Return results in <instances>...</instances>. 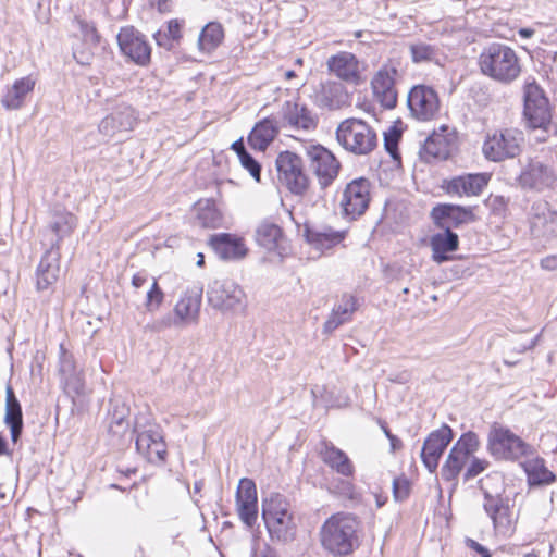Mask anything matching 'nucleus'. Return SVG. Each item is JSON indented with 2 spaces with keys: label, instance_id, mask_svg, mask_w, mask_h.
<instances>
[{
  "label": "nucleus",
  "instance_id": "29",
  "mask_svg": "<svg viewBox=\"0 0 557 557\" xmlns=\"http://www.w3.org/2000/svg\"><path fill=\"white\" fill-rule=\"evenodd\" d=\"M35 86L36 78L33 75L15 79L12 85L5 87L1 104L9 111L20 110L24 107L26 98L34 91Z\"/></svg>",
  "mask_w": 557,
  "mask_h": 557
},
{
  "label": "nucleus",
  "instance_id": "58",
  "mask_svg": "<svg viewBox=\"0 0 557 557\" xmlns=\"http://www.w3.org/2000/svg\"><path fill=\"white\" fill-rule=\"evenodd\" d=\"M467 546L476 554V557H491L490 550L472 539L466 540Z\"/></svg>",
  "mask_w": 557,
  "mask_h": 557
},
{
  "label": "nucleus",
  "instance_id": "30",
  "mask_svg": "<svg viewBox=\"0 0 557 557\" xmlns=\"http://www.w3.org/2000/svg\"><path fill=\"white\" fill-rule=\"evenodd\" d=\"M304 235L312 248L324 252L341 244L346 236V232L334 230L329 225H319L314 227L306 226Z\"/></svg>",
  "mask_w": 557,
  "mask_h": 557
},
{
  "label": "nucleus",
  "instance_id": "2",
  "mask_svg": "<svg viewBox=\"0 0 557 557\" xmlns=\"http://www.w3.org/2000/svg\"><path fill=\"white\" fill-rule=\"evenodd\" d=\"M357 529L358 521L351 515H333L321 528V544L334 555H348L357 545Z\"/></svg>",
  "mask_w": 557,
  "mask_h": 557
},
{
  "label": "nucleus",
  "instance_id": "44",
  "mask_svg": "<svg viewBox=\"0 0 557 557\" xmlns=\"http://www.w3.org/2000/svg\"><path fill=\"white\" fill-rule=\"evenodd\" d=\"M224 32L219 23H208L198 38V47L202 52L213 51L223 40Z\"/></svg>",
  "mask_w": 557,
  "mask_h": 557
},
{
  "label": "nucleus",
  "instance_id": "3",
  "mask_svg": "<svg viewBox=\"0 0 557 557\" xmlns=\"http://www.w3.org/2000/svg\"><path fill=\"white\" fill-rule=\"evenodd\" d=\"M335 134L337 143L355 156H367L377 145L376 132L361 119H345L337 125Z\"/></svg>",
  "mask_w": 557,
  "mask_h": 557
},
{
  "label": "nucleus",
  "instance_id": "50",
  "mask_svg": "<svg viewBox=\"0 0 557 557\" xmlns=\"http://www.w3.org/2000/svg\"><path fill=\"white\" fill-rule=\"evenodd\" d=\"M64 391L67 395L78 396L84 391V379L81 371L61 379Z\"/></svg>",
  "mask_w": 557,
  "mask_h": 557
},
{
  "label": "nucleus",
  "instance_id": "23",
  "mask_svg": "<svg viewBox=\"0 0 557 557\" xmlns=\"http://www.w3.org/2000/svg\"><path fill=\"white\" fill-rule=\"evenodd\" d=\"M236 510L239 519L251 528L258 518L257 488L252 480L244 478L236 491Z\"/></svg>",
  "mask_w": 557,
  "mask_h": 557
},
{
  "label": "nucleus",
  "instance_id": "40",
  "mask_svg": "<svg viewBox=\"0 0 557 557\" xmlns=\"http://www.w3.org/2000/svg\"><path fill=\"white\" fill-rule=\"evenodd\" d=\"M194 211L195 220L200 226L218 228L222 225V213L213 200L201 199L197 201L194 206Z\"/></svg>",
  "mask_w": 557,
  "mask_h": 557
},
{
  "label": "nucleus",
  "instance_id": "15",
  "mask_svg": "<svg viewBox=\"0 0 557 557\" xmlns=\"http://www.w3.org/2000/svg\"><path fill=\"white\" fill-rule=\"evenodd\" d=\"M76 226L77 218L72 212L63 208H54L50 212L42 237L48 242L49 248L59 250L61 242L71 236Z\"/></svg>",
  "mask_w": 557,
  "mask_h": 557
},
{
  "label": "nucleus",
  "instance_id": "46",
  "mask_svg": "<svg viewBox=\"0 0 557 557\" xmlns=\"http://www.w3.org/2000/svg\"><path fill=\"white\" fill-rule=\"evenodd\" d=\"M383 135L385 150L395 161H399L400 154L398 151V144L401 138V129L397 124H393L384 132Z\"/></svg>",
  "mask_w": 557,
  "mask_h": 557
},
{
  "label": "nucleus",
  "instance_id": "32",
  "mask_svg": "<svg viewBox=\"0 0 557 557\" xmlns=\"http://www.w3.org/2000/svg\"><path fill=\"white\" fill-rule=\"evenodd\" d=\"M135 121L134 110L129 106L120 104L100 122L99 129L104 135L112 136L117 132L131 131Z\"/></svg>",
  "mask_w": 557,
  "mask_h": 557
},
{
  "label": "nucleus",
  "instance_id": "49",
  "mask_svg": "<svg viewBox=\"0 0 557 557\" xmlns=\"http://www.w3.org/2000/svg\"><path fill=\"white\" fill-rule=\"evenodd\" d=\"M410 52L416 63L432 61L436 55L434 47L424 42L411 45Z\"/></svg>",
  "mask_w": 557,
  "mask_h": 557
},
{
  "label": "nucleus",
  "instance_id": "28",
  "mask_svg": "<svg viewBox=\"0 0 557 557\" xmlns=\"http://www.w3.org/2000/svg\"><path fill=\"white\" fill-rule=\"evenodd\" d=\"M257 244L269 252L283 256L287 250V239L282 228L270 221H262L256 228Z\"/></svg>",
  "mask_w": 557,
  "mask_h": 557
},
{
  "label": "nucleus",
  "instance_id": "62",
  "mask_svg": "<svg viewBox=\"0 0 557 557\" xmlns=\"http://www.w3.org/2000/svg\"><path fill=\"white\" fill-rule=\"evenodd\" d=\"M541 267L545 270H557V255L547 256L541 260Z\"/></svg>",
  "mask_w": 557,
  "mask_h": 557
},
{
  "label": "nucleus",
  "instance_id": "11",
  "mask_svg": "<svg viewBox=\"0 0 557 557\" xmlns=\"http://www.w3.org/2000/svg\"><path fill=\"white\" fill-rule=\"evenodd\" d=\"M557 174L554 168L539 159H530L522 165L517 184L524 190L542 193L554 187Z\"/></svg>",
  "mask_w": 557,
  "mask_h": 557
},
{
  "label": "nucleus",
  "instance_id": "34",
  "mask_svg": "<svg viewBox=\"0 0 557 557\" xmlns=\"http://www.w3.org/2000/svg\"><path fill=\"white\" fill-rule=\"evenodd\" d=\"M210 244L216 255L224 260L244 258L248 251L244 239L232 234L221 233L213 235Z\"/></svg>",
  "mask_w": 557,
  "mask_h": 557
},
{
  "label": "nucleus",
  "instance_id": "57",
  "mask_svg": "<svg viewBox=\"0 0 557 557\" xmlns=\"http://www.w3.org/2000/svg\"><path fill=\"white\" fill-rule=\"evenodd\" d=\"M128 428V422L124 419V416H115L113 414L111 422L109 424V431L113 434H122Z\"/></svg>",
  "mask_w": 557,
  "mask_h": 557
},
{
  "label": "nucleus",
  "instance_id": "36",
  "mask_svg": "<svg viewBox=\"0 0 557 557\" xmlns=\"http://www.w3.org/2000/svg\"><path fill=\"white\" fill-rule=\"evenodd\" d=\"M320 456L324 463L344 476H351L355 467L348 456L335 447L332 443L323 442L320 449Z\"/></svg>",
  "mask_w": 557,
  "mask_h": 557
},
{
  "label": "nucleus",
  "instance_id": "54",
  "mask_svg": "<svg viewBox=\"0 0 557 557\" xmlns=\"http://www.w3.org/2000/svg\"><path fill=\"white\" fill-rule=\"evenodd\" d=\"M76 24L81 30L84 41L96 46L99 41V35L94 24L84 20H76Z\"/></svg>",
  "mask_w": 557,
  "mask_h": 557
},
{
  "label": "nucleus",
  "instance_id": "27",
  "mask_svg": "<svg viewBox=\"0 0 557 557\" xmlns=\"http://www.w3.org/2000/svg\"><path fill=\"white\" fill-rule=\"evenodd\" d=\"M397 70L389 65L382 66L371 81L373 94L386 109L395 108L397 103V91L395 88V77Z\"/></svg>",
  "mask_w": 557,
  "mask_h": 557
},
{
  "label": "nucleus",
  "instance_id": "48",
  "mask_svg": "<svg viewBox=\"0 0 557 557\" xmlns=\"http://www.w3.org/2000/svg\"><path fill=\"white\" fill-rule=\"evenodd\" d=\"M480 445L479 437L473 432H468L463 434L457 443L453 446L455 449H458L469 458L478 450Z\"/></svg>",
  "mask_w": 557,
  "mask_h": 557
},
{
  "label": "nucleus",
  "instance_id": "26",
  "mask_svg": "<svg viewBox=\"0 0 557 557\" xmlns=\"http://www.w3.org/2000/svg\"><path fill=\"white\" fill-rule=\"evenodd\" d=\"M451 440L453 431L446 424L433 431L426 437L422 447L421 458L429 471L433 472L436 470L438 460Z\"/></svg>",
  "mask_w": 557,
  "mask_h": 557
},
{
  "label": "nucleus",
  "instance_id": "63",
  "mask_svg": "<svg viewBox=\"0 0 557 557\" xmlns=\"http://www.w3.org/2000/svg\"><path fill=\"white\" fill-rule=\"evenodd\" d=\"M387 438L389 440L392 453H395L401 448L403 443L397 436H395L394 434H387Z\"/></svg>",
  "mask_w": 557,
  "mask_h": 557
},
{
  "label": "nucleus",
  "instance_id": "64",
  "mask_svg": "<svg viewBox=\"0 0 557 557\" xmlns=\"http://www.w3.org/2000/svg\"><path fill=\"white\" fill-rule=\"evenodd\" d=\"M146 281H147V277L145 275H143L141 273H137L132 278V285L135 288H139L146 283Z\"/></svg>",
  "mask_w": 557,
  "mask_h": 557
},
{
  "label": "nucleus",
  "instance_id": "16",
  "mask_svg": "<svg viewBox=\"0 0 557 557\" xmlns=\"http://www.w3.org/2000/svg\"><path fill=\"white\" fill-rule=\"evenodd\" d=\"M483 508L497 534L508 536L513 532L516 518L509 505L499 495H492L484 491Z\"/></svg>",
  "mask_w": 557,
  "mask_h": 557
},
{
  "label": "nucleus",
  "instance_id": "39",
  "mask_svg": "<svg viewBox=\"0 0 557 557\" xmlns=\"http://www.w3.org/2000/svg\"><path fill=\"white\" fill-rule=\"evenodd\" d=\"M278 133L277 123L271 117L258 122L248 136V143L253 149L264 151Z\"/></svg>",
  "mask_w": 557,
  "mask_h": 557
},
{
  "label": "nucleus",
  "instance_id": "53",
  "mask_svg": "<svg viewBox=\"0 0 557 557\" xmlns=\"http://www.w3.org/2000/svg\"><path fill=\"white\" fill-rule=\"evenodd\" d=\"M410 493V483L405 475H400L393 481V496L396 502L405 500Z\"/></svg>",
  "mask_w": 557,
  "mask_h": 557
},
{
  "label": "nucleus",
  "instance_id": "5",
  "mask_svg": "<svg viewBox=\"0 0 557 557\" xmlns=\"http://www.w3.org/2000/svg\"><path fill=\"white\" fill-rule=\"evenodd\" d=\"M523 115L528 126L534 132H540L535 138L539 141H545L552 126V113L548 99L535 83L525 86Z\"/></svg>",
  "mask_w": 557,
  "mask_h": 557
},
{
  "label": "nucleus",
  "instance_id": "1",
  "mask_svg": "<svg viewBox=\"0 0 557 557\" xmlns=\"http://www.w3.org/2000/svg\"><path fill=\"white\" fill-rule=\"evenodd\" d=\"M478 64L483 75L502 84H510L521 73V62L515 49L493 42L480 53Z\"/></svg>",
  "mask_w": 557,
  "mask_h": 557
},
{
  "label": "nucleus",
  "instance_id": "14",
  "mask_svg": "<svg viewBox=\"0 0 557 557\" xmlns=\"http://www.w3.org/2000/svg\"><path fill=\"white\" fill-rule=\"evenodd\" d=\"M411 115L419 121H430L440 111V100L435 90L425 85L412 87L407 98Z\"/></svg>",
  "mask_w": 557,
  "mask_h": 557
},
{
  "label": "nucleus",
  "instance_id": "41",
  "mask_svg": "<svg viewBox=\"0 0 557 557\" xmlns=\"http://www.w3.org/2000/svg\"><path fill=\"white\" fill-rule=\"evenodd\" d=\"M432 215L435 220H446L455 226L473 222L475 220L471 208L454 205H438L433 208Z\"/></svg>",
  "mask_w": 557,
  "mask_h": 557
},
{
  "label": "nucleus",
  "instance_id": "60",
  "mask_svg": "<svg viewBox=\"0 0 557 557\" xmlns=\"http://www.w3.org/2000/svg\"><path fill=\"white\" fill-rule=\"evenodd\" d=\"M154 39L157 44L161 47H165L166 49H170L172 47V39L169 37V35L165 32L159 30L154 34Z\"/></svg>",
  "mask_w": 557,
  "mask_h": 557
},
{
  "label": "nucleus",
  "instance_id": "43",
  "mask_svg": "<svg viewBox=\"0 0 557 557\" xmlns=\"http://www.w3.org/2000/svg\"><path fill=\"white\" fill-rule=\"evenodd\" d=\"M530 485H546L555 481V474L545 466L544 459L533 457L522 463Z\"/></svg>",
  "mask_w": 557,
  "mask_h": 557
},
{
  "label": "nucleus",
  "instance_id": "7",
  "mask_svg": "<svg viewBox=\"0 0 557 557\" xmlns=\"http://www.w3.org/2000/svg\"><path fill=\"white\" fill-rule=\"evenodd\" d=\"M487 449L496 459L517 460L532 456L533 448L509 429L493 425L487 436Z\"/></svg>",
  "mask_w": 557,
  "mask_h": 557
},
{
  "label": "nucleus",
  "instance_id": "42",
  "mask_svg": "<svg viewBox=\"0 0 557 557\" xmlns=\"http://www.w3.org/2000/svg\"><path fill=\"white\" fill-rule=\"evenodd\" d=\"M5 424L10 428L11 438L16 443L23 428L22 408L12 388L7 389Z\"/></svg>",
  "mask_w": 557,
  "mask_h": 557
},
{
  "label": "nucleus",
  "instance_id": "19",
  "mask_svg": "<svg viewBox=\"0 0 557 557\" xmlns=\"http://www.w3.org/2000/svg\"><path fill=\"white\" fill-rule=\"evenodd\" d=\"M313 102L322 110L336 111L350 106L351 95L343 83L325 81L315 89Z\"/></svg>",
  "mask_w": 557,
  "mask_h": 557
},
{
  "label": "nucleus",
  "instance_id": "59",
  "mask_svg": "<svg viewBox=\"0 0 557 557\" xmlns=\"http://www.w3.org/2000/svg\"><path fill=\"white\" fill-rule=\"evenodd\" d=\"M182 22L178 20H171L168 23V30L165 32L172 40L181 38Z\"/></svg>",
  "mask_w": 557,
  "mask_h": 557
},
{
  "label": "nucleus",
  "instance_id": "18",
  "mask_svg": "<svg viewBox=\"0 0 557 557\" xmlns=\"http://www.w3.org/2000/svg\"><path fill=\"white\" fill-rule=\"evenodd\" d=\"M483 508L497 534L508 536L513 532L516 518L509 505L499 495H492L484 491Z\"/></svg>",
  "mask_w": 557,
  "mask_h": 557
},
{
  "label": "nucleus",
  "instance_id": "4",
  "mask_svg": "<svg viewBox=\"0 0 557 557\" xmlns=\"http://www.w3.org/2000/svg\"><path fill=\"white\" fill-rule=\"evenodd\" d=\"M262 517L273 539L284 542L293 539L296 524L289 504L282 495L274 494L263 500Z\"/></svg>",
  "mask_w": 557,
  "mask_h": 557
},
{
  "label": "nucleus",
  "instance_id": "9",
  "mask_svg": "<svg viewBox=\"0 0 557 557\" xmlns=\"http://www.w3.org/2000/svg\"><path fill=\"white\" fill-rule=\"evenodd\" d=\"M201 296L202 290L199 288L186 290L174 307V318L170 315L163 317L162 319L154 320L146 327L153 332H160L172 325L182 326L196 323L199 318Z\"/></svg>",
  "mask_w": 557,
  "mask_h": 557
},
{
  "label": "nucleus",
  "instance_id": "8",
  "mask_svg": "<svg viewBox=\"0 0 557 557\" xmlns=\"http://www.w3.org/2000/svg\"><path fill=\"white\" fill-rule=\"evenodd\" d=\"M523 134L517 128H502L487 134L483 144L484 157L494 162L517 157L522 147Z\"/></svg>",
  "mask_w": 557,
  "mask_h": 557
},
{
  "label": "nucleus",
  "instance_id": "45",
  "mask_svg": "<svg viewBox=\"0 0 557 557\" xmlns=\"http://www.w3.org/2000/svg\"><path fill=\"white\" fill-rule=\"evenodd\" d=\"M470 458L465 453L455 449H450L447 459L442 468V476L446 481L456 480L465 466L469 462Z\"/></svg>",
  "mask_w": 557,
  "mask_h": 557
},
{
  "label": "nucleus",
  "instance_id": "6",
  "mask_svg": "<svg viewBox=\"0 0 557 557\" xmlns=\"http://www.w3.org/2000/svg\"><path fill=\"white\" fill-rule=\"evenodd\" d=\"M207 299L211 308L223 314H236L247 307L243 287L230 278L213 281L208 286Z\"/></svg>",
  "mask_w": 557,
  "mask_h": 557
},
{
  "label": "nucleus",
  "instance_id": "17",
  "mask_svg": "<svg viewBox=\"0 0 557 557\" xmlns=\"http://www.w3.org/2000/svg\"><path fill=\"white\" fill-rule=\"evenodd\" d=\"M483 508L497 534L508 536L513 532L516 518L509 505L499 495H492L484 491Z\"/></svg>",
  "mask_w": 557,
  "mask_h": 557
},
{
  "label": "nucleus",
  "instance_id": "20",
  "mask_svg": "<svg viewBox=\"0 0 557 557\" xmlns=\"http://www.w3.org/2000/svg\"><path fill=\"white\" fill-rule=\"evenodd\" d=\"M307 154L320 185L323 188L327 187L338 174L339 162L331 151L320 145L309 146Z\"/></svg>",
  "mask_w": 557,
  "mask_h": 557
},
{
  "label": "nucleus",
  "instance_id": "24",
  "mask_svg": "<svg viewBox=\"0 0 557 557\" xmlns=\"http://www.w3.org/2000/svg\"><path fill=\"white\" fill-rule=\"evenodd\" d=\"M117 42L123 54L135 63L145 65L150 60V47L144 36L134 27H123L117 34Z\"/></svg>",
  "mask_w": 557,
  "mask_h": 557
},
{
  "label": "nucleus",
  "instance_id": "52",
  "mask_svg": "<svg viewBox=\"0 0 557 557\" xmlns=\"http://www.w3.org/2000/svg\"><path fill=\"white\" fill-rule=\"evenodd\" d=\"M91 44L86 41L73 47V58L81 65H89L94 59Z\"/></svg>",
  "mask_w": 557,
  "mask_h": 557
},
{
  "label": "nucleus",
  "instance_id": "22",
  "mask_svg": "<svg viewBox=\"0 0 557 557\" xmlns=\"http://www.w3.org/2000/svg\"><path fill=\"white\" fill-rule=\"evenodd\" d=\"M136 449L150 462H161L166 455V446L161 429L157 424H149L137 431Z\"/></svg>",
  "mask_w": 557,
  "mask_h": 557
},
{
  "label": "nucleus",
  "instance_id": "55",
  "mask_svg": "<svg viewBox=\"0 0 557 557\" xmlns=\"http://www.w3.org/2000/svg\"><path fill=\"white\" fill-rule=\"evenodd\" d=\"M469 461H470V463L467 467V470L465 472L466 481H468L472 478H475L476 475L482 473L490 465L488 461H486L484 459H479L475 457L470 458Z\"/></svg>",
  "mask_w": 557,
  "mask_h": 557
},
{
  "label": "nucleus",
  "instance_id": "37",
  "mask_svg": "<svg viewBox=\"0 0 557 557\" xmlns=\"http://www.w3.org/2000/svg\"><path fill=\"white\" fill-rule=\"evenodd\" d=\"M430 245L433 261L441 264L449 260V257L447 256L448 252H453L458 249V235L447 227L444 232L434 234L431 237Z\"/></svg>",
  "mask_w": 557,
  "mask_h": 557
},
{
  "label": "nucleus",
  "instance_id": "21",
  "mask_svg": "<svg viewBox=\"0 0 557 557\" xmlns=\"http://www.w3.org/2000/svg\"><path fill=\"white\" fill-rule=\"evenodd\" d=\"M491 175L487 173H467L444 180L442 188L450 196H479L487 186Z\"/></svg>",
  "mask_w": 557,
  "mask_h": 557
},
{
  "label": "nucleus",
  "instance_id": "10",
  "mask_svg": "<svg viewBox=\"0 0 557 557\" xmlns=\"http://www.w3.org/2000/svg\"><path fill=\"white\" fill-rule=\"evenodd\" d=\"M530 234L540 245H550L557 239V211L548 202L532 205L529 215Z\"/></svg>",
  "mask_w": 557,
  "mask_h": 557
},
{
  "label": "nucleus",
  "instance_id": "25",
  "mask_svg": "<svg viewBox=\"0 0 557 557\" xmlns=\"http://www.w3.org/2000/svg\"><path fill=\"white\" fill-rule=\"evenodd\" d=\"M327 71L338 79L359 84L361 81V64L358 58L348 51H339L326 61Z\"/></svg>",
  "mask_w": 557,
  "mask_h": 557
},
{
  "label": "nucleus",
  "instance_id": "35",
  "mask_svg": "<svg viewBox=\"0 0 557 557\" xmlns=\"http://www.w3.org/2000/svg\"><path fill=\"white\" fill-rule=\"evenodd\" d=\"M456 149V136L447 126L434 132L424 144V151L437 159H447Z\"/></svg>",
  "mask_w": 557,
  "mask_h": 557
},
{
  "label": "nucleus",
  "instance_id": "61",
  "mask_svg": "<svg viewBox=\"0 0 557 557\" xmlns=\"http://www.w3.org/2000/svg\"><path fill=\"white\" fill-rule=\"evenodd\" d=\"M320 393V389L318 387L313 388L312 389V395H313V398H314V405H323L324 407L329 408V407H335V406H341L339 404H336L330 399H324L323 396H319L318 394Z\"/></svg>",
  "mask_w": 557,
  "mask_h": 557
},
{
  "label": "nucleus",
  "instance_id": "13",
  "mask_svg": "<svg viewBox=\"0 0 557 557\" xmlns=\"http://www.w3.org/2000/svg\"><path fill=\"white\" fill-rule=\"evenodd\" d=\"M276 168L278 180L293 194L301 195L307 190L309 180L298 156L289 151L281 152L276 159Z\"/></svg>",
  "mask_w": 557,
  "mask_h": 557
},
{
  "label": "nucleus",
  "instance_id": "47",
  "mask_svg": "<svg viewBox=\"0 0 557 557\" xmlns=\"http://www.w3.org/2000/svg\"><path fill=\"white\" fill-rule=\"evenodd\" d=\"M163 300L164 293L160 288L157 278L153 277L144 304L146 311L150 313L156 312L161 307Z\"/></svg>",
  "mask_w": 557,
  "mask_h": 557
},
{
  "label": "nucleus",
  "instance_id": "12",
  "mask_svg": "<svg viewBox=\"0 0 557 557\" xmlns=\"http://www.w3.org/2000/svg\"><path fill=\"white\" fill-rule=\"evenodd\" d=\"M370 183L366 178H356L348 183L341 196L339 207L344 216L356 220L369 207Z\"/></svg>",
  "mask_w": 557,
  "mask_h": 557
},
{
  "label": "nucleus",
  "instance_id": "33",
  "mask_svg": "<svg viewBox=\"0 0 557 557\" xmlns=\"http://www.w3.org/2000/svg\"><path fill=\"white\" fill-rule=\"evenodd\" d=\"M283 121L296 129L311 131L317 126L315 115L302 103L286 101L282 107Z\"/></svg>",
  "mask_w": 557,
  "mask_h": 557
},
{
  "label": "nucleus",
  "instance_id": "56",
  "mask_svg": "<svg viewBox=\"0 0 557 557\" xmlns=\"http://www.w3.org/2000/svg\"><path fill=\"white\" fill-rule=\"evenodd\" d=\"M239 162L256 181L260 180V165L248 152H243Z\"/></svg>",
  "mask_w": 557,
  "mask_h": 557
},
{
  "label": "nucleus",
  "instance_id": "38",
  "mask_svg": "<svg viewBox=\"0 0 557 557\" xmlns=\"http://www.w3.org/2000/svg\"><path fill=\"white\" fill-rule=\"evenodd\" d=\"M357 309L356 299L351 295H343L332 310L329 319L323 325L325 333L334 332L338 326L348 322Z\"/></svg>",
  "mask_w": 557,
  "mask_h": 557
},
{
  "label": "nucleus",
  "instance_id": "51",
  "mask_svg": "<svg viewBox=\"0 0 557 557\" xmlns=\"http://www.w3.org/2000/svg\"><path fill=\"white\" fill-rule=\"evenodd\" d=\"M77 371L78 370L75 364L73 356L70 352H67L64 348V345L61 344L60 345V368H59V373H60L61 379H63L70 374H73Z\"/></svg>",
  "mask_w": 557,
  "mask_h": 557
},
{
  "label": "nucleus",
  "instance_id": "31",
  "mask_svg": "<svg viewBox=\"0 0 557 557\" xmlns=\"http://www.w3.org/2000/svg\"><path fill=\"white\" fill-rule=\"evenodd\" d=\"M60 274V252L57 249H47L36 270V286L38 290L48 289L53 285Z\"/></svg>",
  "mask_w": 557,
  "mask_h": 557
}]
</instances>
